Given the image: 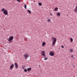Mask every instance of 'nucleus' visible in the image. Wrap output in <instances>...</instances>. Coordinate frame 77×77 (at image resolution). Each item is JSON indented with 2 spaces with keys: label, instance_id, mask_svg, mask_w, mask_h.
<instances>
[{
  "label": "nucleus",
  "instance_id": "1",
  "mask_svg": "<svg viewBox=\"0 0 77 77\" xmlns=\"http://www.w3.org/2000/svg\"><path fill=\"white\" fill-rule=\"evenodd\" d=\"M51 39L52 40L54 39V40H53V42H52V45L53 46H54V45H55L56 42V41H57V38H55L54 37H52L51 38Z\"/></svg>",
  "mask_w": 77,
  "mask_h": 77
},
{
  "label": "nucleus",
  "instance_id": "2",
  "mask_svg": "<svg viewBox=\"0 0 77 77\" xmlns=\"http://www.w3.org/2000/svg\"><path fill=\"white\" fill-rule=\"evenodd\" d=\"M13 39H14V36H10L8 40V41H9V43H11V42H12L13 41H12Z\"/></svg>",
  "mask_w": 77,
  "mask_h": 77
},
{
  "label": "nucleus",
  "instance_id": "3",
  "mask_svg": "<svg viewBox=\"0 0 77 77\" xmlns=\"http://www.w3.org/2000/svg\"><path fill=\"white\" fill-rule=\"evenodd\" d=\"M14 65L15 66V68L16 69H18V65L17 63H14Z\"/></svg>",
  "mask_w": 77,
  "mask_h": 77
},
{
  "label": "nucleus",
  "instance_id": "4",
  "mask_svg": "<svg viewBox=\"0 0 77 77\" xmlns=\"http://www.w3.org/2000/svg\"><path fill=\"white\" fill-rule=\"evenodd\" d=\"M3 13L6 15H8V11L7 10H5L4 11H3Z\"/></svg>",
  "mask_w": 77,
  "mask_h": 77
},
{
  "label": "nucleus",
  "instance_id": "5",
  "mask_svg": "<svg viewBox=\"0 0 77 77\" xmlns=\"http://www.w3.org/2000/svg\"><path fill=\"white\" fill-rule=\"evenodd\" d=\"M42 55L43 56H45V51H42Z\"/></svg>",
  "mask_w": 77,
  "mask_h": 77
},
{
  "label": "nucleus",
  "instance_id": "6",
  "mask_svg": "<svg viewBox=\"0 0 77 77\" xmlns=\"http://www.w3.org/2000/svg\"><path fill=\"white\" fill-rule=\"evenodd\" d=\"M54 52L52 51H51L49 53V55L51 56H54Z\"/></svg>",
  "mask_w": 77,
  "mask_h": 77
},
{
  "label": "nucleus",
  "instance_id": "7",
  "mask_svg": "<svg viewBox=\"0 0 77 77\" xmlns=\"http://www.w3.org/2000/svg\"><path fill=\"white\" fill-rule=\"evenodd\" d=\"M14 67V64H12L10 66V70H12V69Z\"/></svg>",
  "mask_w": 77,
  "mask_h": 77
},
{
  "label": "nucleus",
  "instance_id": "8",
  "mask_svg": "<svg viewBox=\"0 0 77 77\" xmlns=\"http://www.w3.org/2000/svg\"><path fill=\"white\" fill-rule=\"evenodd\" d=\"M24 56L25 57V59H27V58L28 57L29 55L27 54H25L24 55Z\"/></svg>",
  "mask_w": 77,
  "mask_h": 77
},
{
  "label": "nucleus",
  "instance_id": "9",
  "mask_svg": "<svg viewBox=\"0 0 77 77\" xmlns=\"http://www.w3.org/2000/svg\"><path fill=\"white\" fill-rule=\"evenodd\" d=\"M74 12L75 13H77V5L76 6L75 8V9H74Z\"/></svg>",
  "mask_w": 77,
  "mask_h": 77
},
{
  "label": "nucleus",
  "instance_id": "10",
  "mask_svg": "<svg viewBox=\"0 0 77 77\" xmlns=\"http://www.w3.org/2000/svg\"><path fill=\"white\" fill-rule=\"evenodd\" d=\"M32 70V68L29 67L28 69H27V71H30Z\"/></svg>",
  "mask_w": 77,
  "mask_h": 77
},
{
  "label": "nucleus",
  "instance_id": "11",
  "mask_svg": "<svg viewBox=\"0 0 77 77\" xmlns=\"http://www.w3.org/2000/svg\"><path fill=\"white\" fill-rule=\"evenodd\" d=\"M25 67H26V66L24 65L22 67V68L23 69H26Z\"/></svg>",
  "mask_w": 77,
  "mask_h": 77
},
{
  "label": "nucleus",
  "instance_id": "12",
  "mask_svg": "<svg viewBox=\"0 0 77 77\" xmlns=\"http://www.w3.org/2000/svg\"><path fill=\"white\" fill-rule=\"evenodd\" d=\"M57 10H58V8H55V9H54V11H57Z\"/></svg>",
  "mask_w": 77,
  "mask_h": 77
},
{
  "label": "nucleus",
  "instance_id": "13",
  "mask_svg": "<svg viewBox=\"0 0 77 77\" xmlns=\"http://www.w3.org/2000/svg\"><path fill=\"white\" fill-rule=\"evenodd\" d=\"M45 45V42H43V43H42V45L43 46H44V45Z\"/></svg>",
  "mask_w": 77,
  "mask_h": 77
},
{
  "label": "nucleus",
  "instance_id": "14",
  "mask_svg": "<svg viewBox=\"0 0 77 77\" xmlns=\"http://www.w3.org/2000/svg\"><path fill=\"white\" fill-rule=\"evenodd\" d=\"M57 16H60V13L59 12H58L57 13Z\"/></svg>",
  "mask_w": 77,
  "mask_h": 77
},
{
  "label": "nucleus",
  "instance_id": "15",
  "mask_svg": "<svg viewBox=\"0 0 77 77\" xmlns=\"http://www.w3.org/2000/svg\"><path fill=\"white\" fill-rule=\"evenodd\" d=\"M70 40L71 42H72L73 41V39L72 38H70Z\"/></svg>",
  "mask_w": 77,
  "mask_h": 77
},
{
  "label": "nucleus",
  "instance_id": "16",
  "mask_svg": "<svg viewBox=\"0 0 77 77\" xmlns=\"http://www.w3.org/2000/svg\"><path fill=\"white\" fill-rule=\"evenodd\" d=\"M48 59V58H47V57H45V58L44 60H47Z\"/></svg>",
  "mask_w": 77,
  "mask_h": 77
},
{
  "label": "nucleus",
  "instance_id": "17",
  "mask_svg": "<svg viewBox=\"0 0 77 77\" xmlns=\"http://www.w3.org/2000/svg\"><path fill=\"white\" fill-rule=\"evenodd\" d=\"M24 8L26 9L27 8V5L25 4L24 5Z\"/></svg>",
  "mask_w": 77,
  "mask_h": 77
},
{
  "label": "nucleus",
  "instance_id": "18",
  "mask_svg": "<svg viewBox=\"0 0 77 77\" xmlns=\"http://www.w3.org/2000/svg\"><path fill=\"white\" fill-rule=\"evenodd\" d=\"M38 5L39 6H41V5H42V3L40 2L38 3Z\"/></svg>",
  "mask_w": 77,
  "mask_h": 77
},
{
  "label": "nucleus",
  "instance_id": "19",
  "mask_svg": "<svg viewBox=\"0 0 77 77\" xmlns=\"http://www.w3.org/2000/svg\"><path fill=\"white\" fill-rule=\"evenodd\" d=\"M28 12H29V14H30L31 13V11L29 10H28Z\"/></svg>",
  "mask_w": 77,
  "mask_h": 77
},
{
  "label": "nucleus",
  "instance_id": "20",
  "mask_svg": "<svg viewBox=\"0 0 77 77\" xmlns=\"http://www.w3.org/2000/svg\"><path fill=\"white\" fill-rule=\"evenodd\" d=\"M5 11V8H2V12H3H3H4V11Z\"/></svg>",
  "mask_w": 77,
  "mask_h": 77
},
{
  "label": "nucleus",
  "instance_id": "21",
  "mask_svg": "<svg viewBox=\"0 0 77 77\" xmlns=\"http://www.w3.org/2000/svg\"><path fill=\"white\" fill-rule=\"evenodd\" d=\"M47 21L48 22H50V21H51V20H50V19H48L47 20Z\"/></svg>",
  "mask_w": 77,
  "mask_h": 77
},
{
  "label": "nucleus",
  "instance_id": "22",
  "mask_svg": "<svg viewBox=\"0 0 77 77\" xmlns=\"http://www.w3.org/2000/svg\"><path fill=\"white\" fill-rule=\"evenodd\" d=\"M17 2L20 3V2H21V0H16Z\"/></svg>",
  "mask_w": 77,
  "mask_h": 77
},
{
  "label": "nucleus",
  "instance_id": "23",
  "mask_svg": "<svg viewBox=\"0 0 77 77\" xmlns=\"http://www.w3.org/2000/svg\"><path fill=\"white\" fill-rule=\"evenodd\" d=\"M70 52H72V51H73V50L72 49H71L70 50Z\"/></svg>",
  "mask_w": 77,
  "mask_h": 77
},
{
  "label": "nucleus",
  "instance_id": "24",
  "mask_svg": "<svg viewBox=\"0 0 77 77\" xmlns=\"http://www.w3.org/2000/svg\"><path fill=\"white\" fill-rule=\"evenodd\" d=\"M24 72H27V69H25L24 70Z\"/></svg>",
  "mask_w": 77,
  "mask_h": 77
},
{
  "label": "nucleus",
  "instance_id": "25",
  "mask_svg": "<svg viewBox=\"0 0 77 77\" xmlns=\"http://www.w3.org/2000/svg\"><path fill=\"white\" fill-rule=\"evenodd\" d=\"M73 56H74L73 55H71V56H70V57H72V58H73Z\"/></svg>",
  "mask_w": 77,
  "mask_h": 77
},
{
  "label": "nucleus",
  "instance_id": "26",
  "mask_svg": "<svg viewBox=\"0 0 77 77\" xmlns=\"http://www.w3.org/2000/svg\"><path fill=\"white\" fill-rule=\"evenodd\" d=\"M61 48H64V46H63L62 45L61 46Z\"/></svg>",
  "mask_w": 77,
  "mask_h": 77
},
{
  "label": "nucleus",
  "instance_id": "27",
  "mask_svg": "<svg viewBox=\"0 0 77 77\" xmlns=\"http://www.w3.org/2000/svg\"><path fill=\"white\" fill-rule=\"evenodd\" d=\"M50 14L51 15V16H53V14H52L50 13Z\"/></svg>",
  "mask_w": 77,
  "mask_h": 77
},
{
  "label": "nucleus",
  "instance_id": "28",
  "mask_svg": "<svg viewBox=\"0 0 77 77\" xmlns=\"http://www.w3.org/2000/svg\"><path fill=\"white\" fill-rule=\"evenodd\" d=\"M73 68H75V66H73Z\"/></svg>",
  "mask_w": 77,
  "mask_h": 77
},
{
  "label": "nucleus",
  "instance_id": "29",
  "mask_svg": "<svg viewBox=\"0 0 77 77\" xmlns=\"http://www.w3.org/2000/svg\"><path fill=\"white\" fill-rule=\"evenodd\" d=\"M25 39H27V38H25Z\"/></svg>",
  "mask_w": 77,
  "mask_h": 77
},
{
  "label": "nucleus",
  "instance_id": "30",
  "mask_svg": "<svg viewBox=\"0 0 77 77\" xmlns=\"http://www.w3.org/2000/svg\"><path fill=\"white\" fill-rule=\"evenodd\" d=\"M39 67H40V65H39Z\"/></svg>",
  "mask_w": 77,
  "mask_h": 77
},
{
  "label": "nucleus",
  "instance_id": "31",
  "mask_svg": "<svg viewBox=\"0 0 77 77\" xmlns=\"http://www.w3.org/2000/svg\"><path fill=\"white\" fill-rule=\"evenodd\" d=\"M48 18H47L46 19H47Z\"/></svg>",
  "mask_w": 77,
  "mask_h": 77
},
{
  "label": "nucleus",
  "instance_id": "32",
  "mask_svg": "<svg viewBox=\"0 0 77 77\" xmlns=\"http://www.w3.org/2000/svg\"><path fill=\"white\" fill-rule=\"evenodd\" d=\"M76 14H77V13H76Z\"/></svg>",
  "mask_w": 77,
  "mask_h": 77
}]
</instances>
